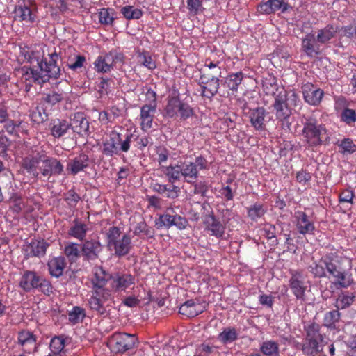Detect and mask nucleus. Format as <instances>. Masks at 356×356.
<instances>
[{"label": "nucleus", "mask_w": 356, "mask_h": 356, "mask_svg": "<svg viewBox=\"0 0 356 356\" xmlns=\"http://www.w3.org/2000/svg\"><path fill=\"white\" fill-rule=\"evenodd\" d=\"M10 209L14 213H19L26 206L24 198L17 193L11 194L9 198Z\"/></svg>", "instance_id": "nucleus-46"}, {"label": "nucleus", "mask_w": 356, "mask_h": 356, "mask_svg": "<svg viewBox=\"0 0 356 356\" xmlns=\"http://www.w3.org/2000/svg\"><path fill=\"white\" fill-rule=\"evenodd\" d=\"M121 234L120 229L115 226L109 227L106 232L107 247L119 258L127 255L132 248L130 236L124 234L120 237Z\"/></svg>", "instance_id": "nucleus-3"}, {"label": "nucleus", "mask_w": 356, "mask_h": 356, "mask_svg": "<svg viewBox=\"0 0 356 356\" xmlns=\"http://www.w3.org/2000/svg\"><path fill=\"white\" fill-rule=\"evenodd\" d=\"M289 286L297 299L303 301L305 300L306 286L300 273H296L292 275L289 280Z\"/></svg>", "instance_id": "nucleus-27"}, {"label": "nucleus", "mask_w": 356, "mask_h": 356, "mask_svg": "<svg viewBox=\"0 0 356 356\" xmlns=\"http://www.w3.org/2000/svg\"><path fill=\"white\" fill-rule=\"evenodd\" d=\"M291 7L284 0H268L261 3L257 7V11L261 14L269 15L277 10L285 13Z\"/></svg>", "instance_id": "nucleus-19"}, {"label": "nucleus", "mask_w": 356, "mask_h": 356, "mask_svg": "<svg viewBox=\"0 0 356 356\" xmlns=\"http://www.w3.org/2000/svg\"><path fill=\"white\" fill-rule=\"evenodd\" d=\"M325 255L323 257L318 263H314L308 267L311 273L316 277H327Z\"/></svg>", "instance_id": "nucleus-47"}, {"label": "nucleus", "mask_w": 356, "mask_h": 356, "mask_svg": "<svg viewBox=\"0 0 356 356\" xmlns=\"http://www.w3.org/2000/svg\"><path fill=\"white\" fill-rule=\"evenodd\" d=\"M49 246V244L44 239L32 240L23 246L22 251L24 258L28 259L31 257H43L45 255Z\"/></svg>", "instance_id": "nucleus-15"}, {"label": "nucleus", "mask_w": 356, "mask_h": 356, "mask_svg": "<svg viewBox=\"0 0 356 356\" xmlns=\"http://www.w3.org/2000/svg\"><path fill=\"white\" fill-rule=\"evenodd\" d=\"M123 17L127 19H139L142 17L143 12L140 8H136L132 6H125L120 10Z\"/></svg>", "instance_id": "nucleus-49"}, {"label": "nucleus", "mask_w": 356, "mask_h": 356, "mask_svg": "<svg viewBox=\"0 0 356 356\" xmlns=\"http://www.w3.org/2000/svg\"><path fill=\"white\" fill-rule=\"evenodd\" d=\"M47 115L44 112H42L38 108L33 110L30 114V118L32 122L36 124L42 123L46 120Z\"/></svg>", "instance_id": "nucleus-64"}, {"label": "nucleus", "mask_w": 356, "mask_h": 356, "mask_svg": "<svg viewBox=\"0 0 356 356\" xmlns=\"http://www.w3.org/2000/svg\"><path fill=\"white\" fill-rule=\"evenodd\" d=\"M266 210L264 209L263 205L261 204H254L251 206L248 209V216L253 220L261 218L265 213Z\"/></svg>", "instance_id": "nucleus-60"}, {"label": "nucleus", "mask_w": 356, "mask_h": 356, "mask_svg": "<svg viewBox=\"0 0 356 356\" xmlns=\"http://www.w3.org/2000/svg\"><path fill=\"white\" fill-rule=\"evenodd\" d=\"M70 128L79 136H88L89 131V121L87 120L86 115L82 112H76L70 118L69 123Z\"/></svg>", "instance_id": "nucleus-18"}, {"label": "nucleus", "mask_w": 356, "mask_h": 356, "mask_svg": "<svg viewBox=\"0 0 356 356\" xmlns=\"http://www.w3.org/2000/svg\"><path fill=\"white\" fill-rule=\"evenodd\" d=\"M156 105L145 104L140 108V128L144 131L152 128V122L156 112Z\"/></svg>", "instance_id": "nucleus-23"}, {"label": "nucleus", "mask_w": 356, "mask_h": 356, "mask_svg": "<svg viewBox=\"0 0 356 356\" xmlns=\"http://www.w3.org/2000/svg\"><path fill=\"white\" fill-rule=\"evenodd\" d=\"M81 200L79 195L74 190H69L64 194V200L71 209L75 208Z\"/></svg>", "instance_id": "nucleus-59"}, {"label": "nucleus", "mask_w": 356, "mask_h": 356, "mask_svg": "<svg viewBox=\"0 0 356 356\" xmlns=\"http://www.w3.org/2000/svg\"><path fill=\"white\" fill-rule=\"evenodd\" d=\"M326 270L329 277H332L335 286L339 288H347L353 284L354 280L351 274V260L348 257H341L336 252L325 254Z\"/></svg>", "instance_id": "nucleus-2"}, {"label": "nucleus", "mask_w": 356, "mask_h": 356, "mask_svg": "<svg viewBox=\"0 0 356 356\" xmlns=\"http://www.w3.org/2000/svg\"><path fill=\"white\" fill-rule=\"evenodd\" d=\"M138 343L135 334L126 332H115L108 339V346L113 353L123 354L134 349Z\"/></svg>", "instance_id": "nucleus-6"}, {"label": "nucleus", "mask_w": 356, "mask_h": 356, "mask_svg": "<svg viewBox=\"0 0 356 356\" xmlns=\"http://www.w3.org/2000/svg\"><path fill=\"white\" fill-rule=\"evenodd\" d=\"M203 0H186L187 8L189 13L192 15H196L201 10Z\"/></svg>", "instance_id": "nucleus-63"}, {"label": "nucleus", "mask_w": 356, "mask_h": 356, "mask_svg": "<svg viewBox=\"0 0 356 356\" xmlns=\"http://www.w3.org/2000/svg\"><path fill=\"white\" fill-rule=\"evenodd\" d=\"M236 118V115L234 113L231 114L227 113L226 116H224V124H227V126L231 130V133L227 131L225 135V137L229 140H233L235 136H236V131L234 129Z\"/></svg>", "instance_id": "nucleus-52"}, {"label": "nucleus", "mask_w": 356, "mask_h": 356, "mask_svg": "<svg viewBox=\"0 0 356 356\" xmlns=\"http://www.w3.org/2000/svg\"><path fill=\"white\" fill-rule=\"evenodd\" d=\"M135 285V277L129 273L118 271L112 274L110 284L111 293L125 292Z\"/></svg>", "instance_id": "nucleus-10"}, {"label": "nucleus", "mask_w": 356, "mask_h": 356, "mask_svg": "<svg viewBox=\"0 0 356 356\" xmlns=\"http://www.w3.org/2000/svg\"><path fill=\"white\" fill-rule=\"evenodd\" d=\"M273 96L275 97V102L273 105V107L278 106L289 102H293V106H296V102L298 99V95L294 92H292L288 96L287 92L284 88H280L279 92Z\"/></svg>", "instance_id": "nucleus-39"}, {"label": "nucleus", "mask_w": 356, "mask_h": 356, "mask_svg": "<svg viewBox=\"0 0 356 356\" xmlns=\"http://www.w3.org/2000/svg\"><path fill=\"white\" fill-rule=\"evenodd\" d=\"M102 250V244L100 241L97 239L86 240L81 245L82 255L87 260L97 259Z\"/></svg>", "instance_id": "nucleus-21"}, {"label": "nucleus", "mask_w": 356, "mask_h": 356, "mask_svg": "<svg viewBox=\"0 0 356 356\" xmlns=\"http://www.w3.org/2000/svg\"><path fill=\"white\" fill-rule=\"evenodd\" d=\"M115 11L113 8H103L98 11L99 22L104 26H113L115 19Z\"/></svg>", "instance_id": "nucleus-42"}, {"label": "nucleus", "mask_w": 356, "mask_h": 356, "mask_svg": "<svg viewBox=\"0 0 356 356\" xmlns=\"http://www.w3.org/2000/svg\"><path fill=\"white\" fill-rule=\"evenodd\" d=\"M280 88H284L277 84V79L271 74H266L262 79V90L267 95H275Z\"/></svg>", "instance_id": "nucleus-32"}, {"label": "nucleus", "mask_w": 356, "mask_h": 356, "mask_svg": "<svg viewBox=\"0 0 356 356\" xmlns=\"http://www.w3.org/2000/svg\"><path fill=\"white\" fill-rule=\"evenodd\" d=\"M293 105V102H289L278 106H274L277 118L282 120L289 118L291 113V109Z\"/></svg>", "instance_id": "nucleus-56"}, {"label": "nucleus", "mask_w": 356, "mask_h": 356, "mask_svg": "<svg viewBox=\"0 0 356 356\" xmlns=\"http://www.w3.org/2000/svg\"><path fill=\"white\" fill-rule=\"evenodd\" d=\"M159 220L160 226L165 227L175 226L178 229L182 230L186 229L188 225L187 219L177 214L172 206L166 209L165 213L159 216Z\"/></svg>", "instance_id": "nucleus-12"}, {"label": "nucleus", "mask_w": 356, "mask_h": 356, "mask_svg": "<svg viewBox=\"0 0 356 356\" xmlns=\"http://www.w3.org/2000/svg\"><path fill=\"white\" fill-rule=\"evenodd\" d=\"M14 19L19 22H24L28 24H33L37 19V10L25 3L17 5L15 7Z\"/></svg>", "instance_id": "nucleus-16"}, {"label": "nucleus", "mask_w": 356, "mask_h": 356, "mask_svg": "<svg viewBox=\"0 0 356 356\" xmlns=\"http://www.w3.org/2000/svg\"><path fill=\"white\" fill-rule=\"evenodd\" d=\"M67 339L65 335L54 337L50 341V350L57 356H61L65 346V341Z\"/></svg>", "instance_id": "nucleus-45"}, {"label": "nucleus", "mask_w": 356, "mask_h": 356, "mask_svg": "<svg viewBox=\"0 0 356 356\" xmlns=\"http://www.w3.org/2000/svg\"><path fill=\"white\" fill-rule=\"evenodd\" d=\"M181 175L185 181L194 184L198 177L199 170L207 168V161L202 156H198L195 162L179 161Z\"/></svg>", "instance_id": "nucleus-9"}, {"label": "nucleus", "mask_w": 356, "mask_h": 356, "mask_svg": "<svg viewBox=\"0 0 356 356\" xmlns=\"http://www.w3.org/2000/svg\"><path fill=\"white\" fill-rule=\"evenodd\" d=\"M136 59L140 65H143L148 70H153L156 67V62L152 59L149 51L138 49L136 51Z\"/></svg>", "instance_id": "nucleus-43"}, {"label": "nucleus", "mask_w": 356, "mask_h": 356, "mask_svg": "<svg viewBox=\"0 0 356 356\" xmlns=\"http://www.w3.org/2000/svg\"><path fill=\"white\" fill-rule=\"evenodd\" d=\"M340 318V313L338 310H332L327 312L323 318V325L328 327H334L335 323Z\"/></svg>", "instance_id": "nucleus-58"}, {"label": "nucleus", "mask_w": 356, "mask_h": 356, "mask_svg": "<svg viewBox=\"0 0 356 356\" xmlns=\"http://www.w3.org/2000/svg\"><path fill=\"white\" fill-rule=\"evenodd\" d=\"M44 58L43 51L31 50L24 55L30 66H23L18 72L21 73V81L25 84V90L29 92L33 83L42 86L50 79H58L60 69L57 64L59 55L56 52Z\"/></svg>", "instance_id": "nucleus-1"}, {"label": "nucleus", "mask_w": 356, "mask_h": 356, "mask_svg": "<svg viewBox=\"0 0 356 356\" xmlns=\"http://www.w3.org/2000/svg\"><path fill=\"white\" fill-rule=\"evenodd\" d=\"M67 265L65 258L63 256L55 257L48 261V270L51 276L58 278L63 275Z\"/></svg>", "instance_id": "nucleus-29"}, {"label": "nucleus", "mask_w": 356, "mask_h": 356, "mask_svg": "<svg viewBox=\"0 0 356 356\" xmlns=\"http://www.w3.org/2000/svg\"><path fill=\"white\" fill-rule=\"evenodd\" d=\"M85 316V309L79 306L73 307L72 309L68 312V319L73 324L81 321Z\"/></svg>", "instance_id": "nucleus-57"}, {"label": "nucleus", "mask_w": 356, "mask_h": 356, "mask_svg": "<svg viewBox=\"0 0 356 356\" xmlns=\"http://www.w3.org/2000/svg\"><path fill=\"white\" fill-rule=\"evenodd\" d=\"M112 274L102 266H95L92 270V290L110 291Z\"/></svg>", "instance_id": "nucleus-11"}, {"label": "nucleus", "mask_w": 356, "mask_h": 356, "mask_svg": "<svg viewBox=\"0 0 356 356\" xmlns=\"http://www.w3.org/2000/svg\"><path fill=\"white\" fill-rule=\"evenodd\" d=\"M155 160L159 163V165L162 170L163 167H166L165 164H166L170 157V151L163 146H158L155 149Z\"/></svg>", "instance_id": "nucleus-53"}, {"label": "nucleus", "mask_w": 356, "mask_h": 356, "mask_svg": "<svg viewBox=\"0 0 356 356\" xmlns=\"http://www.w3.org/2000/svg\"><path fill=\"white\" fill-rule=\"evenodd\" d=\"M111 54L99 55L94 61V69L97 73H108L113 69Z\"/></svg>", "instance_id": "nucleus-31"}, {"label": "nucleus", "mask_w": 356, "mask_h": 356, "mask_svg": "<svg viewBox=\"0 0 356 356\" xmlns=\"http://www.w3.org/2000/svg\"><path fill=\"white\" fill-rule=\"evenodd\" d=\"M204 306L197 300H188L179 309V313L188 318H193L204 311Z\"/></svg>", "instance_id": "nucleus-25"}, {"label": "nucleus", "mask_w": 356, "mask_h": 356, "mask_svg": "<svg viewBox=\"0 0 356 356\" xmlns=\"http://www.w3.org/2000/svg\"><path fill=\"white\" fill-rule=\"evenodd\" d=\"M261 351L266 356H279V346L273 341H267L262 343Z\"/></svg>", "instance_id": "nucleus-54"}, {"label": "nucleus", "mask_w": 356, "mask_h": 356, "mask_svg": "<svg viewBox=\"0 0 356 356\" xmlns=\"http://www.w3.org/2000/svg\"><path fill=\"white\" fill-rule=\"evenodd\" d=\"M161 171L168 177V181L172 185L177 181H179L182 177L181 170L179 164V161L176 165H170L169 166L163 167Z\"/></svg>", "instance_id": "nucleus-41"}, {"label": "nucleus", "mask_w": 356, "mask_h": 356, "mask_svg": "<svg viewBox=\"0 0 356 356\" xmlns=\"http://www.w3.org/2000/svg\"><path fill=\"white\" fill-rule=\"evenodd\" d=\"M90 165L88 155L81 153L73 159H69L66 165L68 175L75 176L81 172L85 171Z\"/></svg>", "instance_id": "nucleus-17"}, {"label": "nucleus", "mask_w": 356, "mask_h": 356, "mask_svg": "<svg viewBox=\"0 0 356 356\" xmlns=\"http://www.w3.org/2000/svg\"><path fill=\"white\" fill-rule=\"evenodd\" d=\"M70 129L69 122L65 120L56 119L51 123V134L54 138H60Z\"/></svg>", "instance_id": "nucleus-40"}, {"label": "nucleus", "mask_w": 356, "mask_h": 356, "mask_svg": "<svg viewBox=\"0 0 356 356\" xmlns=\"http://www.w3.org/2000/svg\"><path fill=\"white\" fill-rule=\"evenodd\" d=\"M88 304L91 311L97 315L106 317L109 314L110 307L113 303V296L111 291H91Z\"/></svg>", "instance_id": "nucleus-5"}, {"label": "nucleus", "mask_w": 356, "mask_h": 356, "mask_svg": "<svg viewBox=\"0 0 356 356\" xmlns=\"http://www.w3.org/2000/svg\"><path fill=\"white\" fill-rule=\"evenodd\" d=\"M110 134L123 153H127L130 150L132 138L134 136L131 130L120 127L111 131Z\"/></svg>", "instance_id": "nucleus-14"}, {"label": "nucleus", "mask_w": 356, "mask_h": 356, "mask_svg": "<svg viewBox=\"0 0 356 356\" xmlns=\"http://www.w3.org/2000/svg\"><path fill=\"white\" fill-rule=\"evenodd\" d=\"M89 230L88 225L79 218H75L67 230V235L70 238H76L79 241L86 239Z\"/></svg>", "instance_id": "nucleus-22"}, {"label": "nucleus", "mask_w": 356, "mask_h": 356, "mask_svg": "<svg viewBox=\"0 0 356 356\" xmlns=\"http://www.w3.org/2000/svg\"><path fill=\"white\" fill-rule=\"evenodd\" d=\"M74 59V61L70 60L67 63L68 67L73 71H76L81 68L86 62V57L82 55H76Z\"/></svg>", "instance_id": "nucleus-62"}, {"label": "nucleus", "mask_w": 356, "mask_h": 356, "mask_svg": "<svg viewBox=\"0 0 356 356\" xmlns=\"http://www.w3.org/2000/svg\"><path fill=\"white\" fill-rule=\"evenodd\" d=\"M242 79L243 74L241 72L232 74L225 78L224 86H227V87L232 92L236 91Z\"/></svg>", "instance_id": "nucleus-50"}, {"label": "nucleus", "mask_w": 356, "mask_h": 356, "mask_svg": "<svg viewBox=\"0 0 356 356\" xmlns=\"http://www.w3.org/2000/svg\"><path fill=\"white\" fill-rule=\"evenodd\" d=\"M36 335L29 330L24 329L19 331L17 333V343L24 348L28 346H33L35 350H36Z\"/></svg>", "instance_id": "nucleus-34"}, {"label": "nucleus", "mask_w": 356, "mask_h": 356, "mask_svg": "<svg viewBox=\"0 0 356 356\" xmlns=\"http://www.w3.org/2000/svg\"><path fill=\"white\" fill-rule=\"evenodd\" d=\"M337 33V28L333 25L328 24L323 29L318 31L317 35L315 36L316 42L321 44H326L335 37Z\"/></svg>", "instance_id": "nucleus-38"}, {"label": "nucleus", "mask_w": 356, "mask_h": 356, "mask_svg": "<svg viewBox=\"0 0 356 356\" xmlns=\"http://www.w3.org/2000/svg\"><path fill=\"white\" fill-rule=\"evenodd\" d=\"M266 111L263 107H257L250 110V120L252 126L257 131H264Z\"/></svg>", "instance_id": "nucleus-28"}, {"label": "nucleus", "mask_w": 356, "mask_h": 356, "mask_svg": "<svg viewBox=\"0 0 356 356\" xmlns=\"http://www.w3.org/2000/svg\"><path fill=\"white\" fill-rule=\"evenodd\" d=\"M316 38L314 34L309 33L302 40V49L309 57H314L319 53V48L315 45Z\"/></svg>", "instance_id": "nucleus-37"}, {"label": "nucleus", "mask_w": 356, "mask_h": 356, "mask_svg": "<svg viewBox=\"0 0 356 356\" xmlns=\"http://www.w3.org/2000/svg\"><path fill=\"white\" fill-rule=\"evenodd\" d=\"M211 78L204 74L200 76L199 82L201 86V94L207 98L213 97L218 91L219 87V79L213 75Z\"/></svg>", "instance_id": "nucleus-20"}, {"label": "nucleus", "mask_w": 356, "mask_h": 356, "mask_svg": "<svg viewBox=\"0 0 356 356\" xmlns=\"http://www.w3.org/2000/svg\"><path fill=\"white\" fill-rule=\"evenodd\" d=\"M41 162L42 165L39 169L44 177L49 178L53 175L58 176L63 174L64 166L56 158L48 156L42 153Z\"/></svg>", "instance_id": "nucleus-13"}, {"label": "nucleus", "mask_w": 356, "mask_h": 356, "mask_svg": "<svg viewBox=\"0 0 356 356\" xmlns=\"http://www.w3.org/2000/svg\"><path fill=\"white\" fill-rule=\"evenodd\" d=\"M152 190L161 195L166 193L165 197L170 199L177 198L180 193V188L174 184L168 186L166 184L156 183L152 184Z\"/></svg>", "instance_id": "nucleus-33"}, {"label": "nucleus", "mask_w": 356, "mask_h": 356, "mask_svg": "<svg viewBox=\"0 0 356 356\" xmlns=\"http://www.w3.org/2000/svg\"><path fill=\"white\" fill-rule=\"evenodd\" d=\"M325 342L305 339L302 345V351L307 356H314L319 353H323L325 346Z\"/></svg>", "instance_id": "nucleus-35"}, {"label": "nucleus", "mask_w": 356, "mask_h": 356, "mask_svg": "<svg viewBox=\"0 0 356 356\" xmlns=\"http://www.w3.org/2000/svg\"><path fill=\"white\" fill-rule=\"evenodd\" d=\"M165 113L169 118L179 117L180 120H186L194 115V110L188 104L181 101L178 96H174L169 98Z\"/></svg>", "instance_id": "nucleus-7"}, {"label": "nucleus", "mask_w": 356, "mask_h": 356, "mask_svg": "<svg viewBox=\"0 0 356 356\" xmlns=\"http://www.w3.org/2000/svg\"><path fill=\"white\" fill-rule=\"evenodd\" d=\"M302 132L311 146H317L323 143L325 129L316 119L308 118L304 123Z\"/></svg>", "instance_id": "nucleus-8"}, {"label": "nucleus", "mask_w": 356, "mask_h": 356, "mask_svg": "<svg viewBox=\"0 0 356 356\" xmlns=\"http://www.w3.org/2000/svg\"><path fill=\"white\" fill-rule=\"evenodd\" d=\"M65 94L62 90H53L48 93L44 94L42 102L49 106H54L64 99Z\"/></svg>", "instance_id": "nucleus-48"}, {"label": "nucleus", "mask_w": 356, "mask_h": 356, "mask_svg": "<svg viewBox=\"0 0 356 356\" xmlns=\"http://www.w3.org/2000/svg\"><path fill=\"white\" fill-rule=\"evenodd\" d=\"M298 228L300 233L305 234L312 232L314 229V226L308 220L307 215L302 213L298 218Z\"/></svg>", "instance_id": "nucleus-55"}, {"label": "nucleus", "mask_w": 356, "mask_h": 356, "mask_svg": "<svg viewBox=\"0 0 356 356\" xmlns=\"http://www.w3.org/2000/svg\"><path fill=\"white\" fill-rule=\"evenodd\" d=\"M19 284L26 292H30L33 289H38L48 296L53 293V286L51 282L33 270L24 271Z\"/></svg>", "instance_id": "nucleus-4"}, {"label": "nucleus", "mask_w": 356, "mask_h": 356, "mask_svg": "<svg viewBox=\"0 0 356 356\" xmlns=\"http://www.w3.org/2000/svg\"><path fill=\"white\" fill-rule=\"evenodd\" d=\"M27 123L22 120H8L4 125L5 130L12 136H19V134L26 133Z\"/></svg>", "instance_id": "nucleus-36"}, {"label": "nucleus", "mask_w": 356, "mask_h": 356, "mask_svg": "<svg viewBox=\"0 0 356 356\" xmlns=\"http://www.w3.org/2000/svg\"><path fill=\"white\" fill-rule=\"evenodd\" d=\"M307 337L305 339L325 342L323 335L320 333L319 325L314 323L306 329Z\"/></svg>", "instance_id": "nucleus-51"}, {"label": "nucleus", "mask_w": 356, "mask_h": 356, "mask_svg": "<svg viewBox=\"0 0 356 356\" xmlns=\"http://www.w3.org/2000/svg\"><path fill=\"white\" fill-rule=\"evenodd\" d=\"M117 145L118 144L115 143L109 134L108 137L102 141L100 145L101 153L106 157L112 158L115 156H120L121 153L123 152Z\"/></svg>", "instance_id": "nucleus-30"}, {"label": "nucleus", "mask_w": 356, "mask_h": 356, "mask_svg": "<svg viewBox=\"0 0 356 356\" xmlns=\"http://www.w3.org/2000/svg\"><path fill=\"white\" fill-rule=\"evenodd\" d=\"M355 296L353 295L342 294L336 301L337 309H344L349 307L354 301Z\"/></svg>", "instance_id": "nucleus-61"}, {"label": "nucleus", "mask_w": 356, "mask_h": 356, "mask_svg": "<svg viewBox=\"0 0 356 356\" xmlns=\"http://www.w3.org/2000/svg\"><path fill=\"white\" fill-rule=\"evenodd\" d=\"M79 244L74 242H67L64 248L63 252L70 263L76 262L81 256Z\"/></svg>", "instance_id": "nucleus-44"}, {"label": "nucleus", "mask_w": 356, "mask_h": 356, "mask_svg": "<svg viewBox=\"0 0 356 356\" xmlns=\"http://www.w3.org/2000/svg\"><path fill=\"white\" fill-rule=\"evenodd\" d=\"M42 154L37 153L35 155H29L23 158L22 161V168L34 178L39 176L38 165L42 161Z\"/></svg>", "instance_id": "nucleus-26"}, {"label": "nucleus", "mask_w": 356, "mask_h": 356, "mask_svg": "<svg viewBox=\"0 0 356 356\" xmlns=\"http://www.w3.org/2000/svg\"><path fill=\"white\" fill-rule=\"evenodd\" d=\"M302 94L306 102L311 105H318L323 96V91L316 88L313 84L307 83L302 87Z\"/></svg>", "instance_id": "nucleus-24"}]
</instances>
